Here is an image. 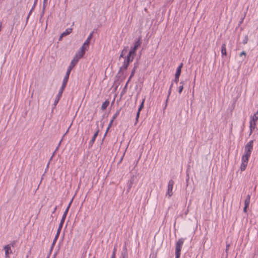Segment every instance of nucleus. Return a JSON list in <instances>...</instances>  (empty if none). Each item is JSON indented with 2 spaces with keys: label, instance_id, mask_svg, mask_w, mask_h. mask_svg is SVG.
I'll return each instance as SVG.
<instances>
[{
  "label": "nucleus",
  "instance_id": "6",
  "mask_svg": "<svg viewBox=\"0 0 258 258\" xmlns=\"http://www.w3.org/2000/svg\"><path fill=\"white\" fill-rule=\"evenodd\" d=\"M68 78H67V77H64V78L63 79V83H62V86H61V88H60V89L59 90V96H61L62 92H63L64 88L66 87V86L67 83L68 82Z\"/></svg>",
  "mask_w": 258,
  "mask_h": 258
},
{
  "label": "nucleus",
  "instance_id": "21",
  "mask_svg": "<svg viewBox=\"0 0 258 258\" xmlns=\"http://www.w3.org/2000/svg\"><path fill=\"white\" fill-rule=\"evenodd\" d=\"M98 132H97L95 133V134H94V136H93V138L92 139V141H94L96 137V136H97L98 135Z\"/></svg>",
  "mask_w": 258,
  "mask_h": 258
},
{
  "label": "nucleus",
  "instance_id": "32",
  "mask_svg": "<svg viewBox=\"0 0 258 258\" xmlns=\"http://www.w3.org/2000/svg\"><path fill=\"white\" fill-rule=\"evenodd\" d=\"M247 207H246L245 206H244V209H243V211L244 212H246V209H247Z\"/></svg>",
  "mask_w": 258,
  "mask_h": 258
},
{
  "label": "nucleus",
  "instance_id": "4",
  "mask_svg": "<svg viewBox=\"0 0 258 258\" xmlns=\"http://www.w3.org/2000/svg\"><path fill=\"white\" fill-rule=\"evenodd\" d=\"M86 50L87 49L85 48L84 47H81L80 50L77 53L74 57L75 58L77 59V60H79L81 58H82L85 53Z\"/></svg>",
  "mask_w": 258,
  "mask_h": 258
},
{
  "label": "nucleus",
  "instance_id": "26",
  "mask_svg": "<svg viewBox=\"0 0 258 258\" xmlns=\"http://www.w3.org/2000/svg\"><path fill=\"white\" fill-rule=\"evenodd\" d=\"M70 204H69V206L68 207L67 209H66V211L64 212V215H67V213L68 212L69 208L70 207Z\"/></svg>",
  "mask_w": 258,
  "mask_h": 258
},
{
  "label": "nucleus",
  "instance_id": "27",
  "mask_svg": "<svg viewBox=\"0 0 258 258\" xmlns=\"http://www.w3.org/2000/svg\"><path fill=\"white\" fill-rule=\"evenodd\" d=\"M66 215H64V214H63V216H62V218L61 220H63V221H64V219H65V218H66Z\"/></svg>",
  "mask_w": 258,
  "mask_h": 258
},
{
  "label": "nucleus",
  "instance_id": "31",
  "mask_svg": "<svg viewBox=\"0 0 258 258\" xmlns=\"http://www.w3.org/2000/svg\"><path fill=\"white\" fill-rule=\"evenodd\" d=\"M246 55V53L244 51H242L241 53H240V55Z\"/></svg>",
  "mask_w": 258,
  "mask_h": 258
},
{
  "label": "nucleus",
  "instance_id": "28",
  "mask_svg": "<svg viewBox=\"0 0 258 258\" xmlns=\"http://www.w3.org/2000/svg\"><path fill=\"white\" fill-rule=\"evenodd\" d=\"M70 74V73H69V72H67L65 77L69 78Z\"/></svg>",
  "mask_w": 258,
  "mask_h": 258
},
{
  "label": "nucleus",
  "instance_id": "13",
  "mask_svg": "<svg viewBox=\"0 0 258 258\" xmlns=\"http://www.w3.org/2000/svg\"><path fill=\"white\" fill-rule=\"evenodd\" d=\"M4 249L5 251V254L6 256H8L9 253L11 252V248L9 245H6L4 247Z\"/></svg>",
  "mask_w": 258,
  "mask_h": 258
},
{
  "label": "nucleus",
  "instance_id": "7",
  "mask_svg": "<svg viewBox=\"0 0 258 258\" xmlns=\"http://www.w3.org/2000/svg\"><path fill=\"white\" fill-rule=\"evenodd\" d=\"M64 221H63V220H61V222L59 224V227L57 229V233H56V235L54 239V240H53V244H54L56 241V240H57L58 237V235L60 233V231L61 230V229L62 228V224L63 223Z\"/></svg>",
  "mask_w": 258,
  "mask_h": 258
},
{
  "label": "nucleus",
  "instance_id": "25",
  "mask_svg": "<svg viewBox=\"0 0 258 258\" xmlns=\"http://www.w3.org/2000/svg\"><path fill=\"white\" fill-rule=\"evenodd\" d=\"M60 96H59V94H58V97H57V98L55 100V103H57L58 102V100L59 99V98H60Z\"/></svg>",
  "mask_w": 258,
  "mask_h": 258
},
{
  "label": "nucleus",
  "instance_id": "29",
  "mask_svg": "<svg viewBox=\"0 0 258 258\" xmlns=\"http://www.w3.org/2000/svg\"><path fill=\"white\" fill-rule=\"evenodd\" d=\"M178 80H179V78H176V76H175V82L177 83L178 81Z\"/></svg>",
  "mask_w": 258,
  "mask_h": 258
},
{
  "label": "nucleus",
  "instance_id": "8",
  "mask_svg": "<svg viewBox=\"0 0 258 258\" xmlns=\"http://www.w3.org/2000/svg\"><path fill=\"white\" fill-rule=\"evenodd\" d=\"M92 37V33L90 34L89 36L88 37L87 40L85 41V42L84 43L83 45H82V47H84L85 48L87 49L88 47L89 46L90 40L91 39Z\"/></svg>",
  "mask_w": 258,
  "mask_h": 258
},
{
  "label": "nucleus",
  "instance_id": "22",
  "mask_svg": "<svg viewBox=\"0 0 258 258\" xmlns=\"http://www.w3.org/2000/svg\"><path fill=\"white\" fill-rule=\"evenodd\" d=\"M73 68V67H72L71 66H70V67H69L68 69V71H67V72H69V73H71V71L72 70V69Z\"/></svg>",
  "mask_w": 258,
  "mask_h": 258
},
{
  "label": "nucleus",
  "instance_id": "11",
  "mask_svg": "<svg viewBox=\"0 0 258 258\" xmlns=\"http://www.w3.org/2000/svg\"><path fill=\"white\" fill-rule=\"evenodd\" d=\"M182 67V63H181L177 69L176 72L175 74V76H176V78L179 77L181 71Z\"/></svg>",
  "mask_w": 258,
  "mask_h": 258
},
{
  "label": "nucleus",
  "instance_id": "17",
  "mask_svg": "<svg viewBox=\"0 0 258 258\" xmlns=\"http://www.w3.org/2000/svg\"><path fill=\"white\" fill-rule=\"evenodd\" d=\"M78 61V60H77V59L74 58V59L71 61L70 66H71L72 67L74 68Z\"/></svg>",
  "mask_w": 258,
  "mask_h": 258
},
{
  "label": "nucleus",
  "instance_id": "38",
  "mask_svg": "<svg viewBox=\"0 0 258 258\" xmlns=\"http://www.w3.org/2000/svg\"><path fill=\"white\" fill-rule=\"evenodd\" d=\"M176 258H177V256H176Z\"/></svg>",
  "mask_w": 258,
  "mask_h": 258
},
{
  "label": "nucleus",
  "instance_id": "5",
  "mask_svg": "<svg viewBox=\"0 0 258 258\" xmlns=\"http://www.w3.org/2000/svg\"><path fill=\"white\" fill-rule=\"evenodd\" d=\"M174 182L173 180H171L169 181L168 185V192L167 194L169 195V196L170 197L172 195V190L173 189Z\"/></svg>",
  "mask_w": 258,
  "mask_h": 258
},
{
  "label": "nucleus",
  "instance_id": "34",
  "mask_svg": "<svg viewBox=\"0 0 258 258\" xmlns=\"http://www.w3.org/2000/svg\"><path fill=\"white\" fill-rule=\"evenodd\" d=\"M116 115H117V114H116L113 116V118H112V119H114L116 117Z\"/></svg>",
  "mask_w": 258,
  "mask_h": 258
},
{
  "label": "nucleus",
  "instance_id": "19",
  "mask_svg": "<svg viewBox=\"0 0 258 258\" xmlns=\"http://www.w3.org/2000/svg\"><path fill=\"white\" fill-rule=\"evenodd\" d=\"M113 121V119H112L110 121V123H109V126H108V128H107V129L106 132L108 131L109 128H110V127L111 126V124H112V123Z\"/></svg>",
  "mask_w": 258,
  "mask_h": 258
},
{
  "label": "nucleus",
  "instance_id": "16",
  "mask_svg": "<svg viewBox=\"0 0 258 258\" xmlns=\"http://www.w3.org/2000/svg\"><path fill=\"white\" fill-rule=\"evenodd\" d=\"M221 52H222V54L225 55H226V49L225 44H223L222 46Z\"/></svg>",
  "mask_w": 258,
  "mask_h": 258
},
{
  "label": "nucleus",
  "instance_id": "3",
  "mask_svg": "<svg viewBox=\"0 0 258 258\" xmlns=\"http://www.w3.org/2000/svg\"><path fill=\"white\" fill-rule=\"evenodd\" d=\"M257 119H258V115L254 114L252 116L251 119L250 121L249 127H250V134L251 133L252 131L254 129L255 126V122L257 120Z\"/></svg>",
  "mask_w": 258,
  "mask_h": 258
},
{
  "label": "nucleus",
  "instance_id": "2",
  "mask_svg": "<svg viewBox=\"0 0 258 258\" xmlns=\"http://www.w3.org/2000/svg\"><path fill=\"white\" fill-rule=\"evenodd\" d=\"M183 241L182 239H179L176 244V252L175 255L177 258H179L180 255V251L181 246L183 244Z\"/></svg>",
  "mask_w": 258,
  "mask_h": 258
},
{
  "label": "nucleus",
  "instance_id": "30",
  "mask_svg": "<svg viewBox=\"0 0 258 258\" xmlns=\"http://www.w3.org/2000/svg\"><path fill=\"white\" fill-rule=\"evenodd\" d=\"M111 258H115V251H113Z\"/></svg>",
  "mask_w": 258,
  "mask_h": 258
},
{
  "label": "nucleus",
  "instance_id": "10",
  "mask_svg": "<svg viewBox=\"0 0 258 258\" xmlns=\"http://www.w3.org/2000/svg\"><path fill=\"white\" fill-rule=\"evenodd\" d=\"M144 101H145V99H143L142 102V103H141V105H140V107H139V108L138 109V111L137 112V115H136V120H137L138 119V118L139 117L141 110L142 109V108L144 107Z\"/></svg>",
  "mask_w": 258,
  "mask_h": 258
},
{
  "label": "nucleus",
  "instance_id": "23",
  "mask_svg": "<svg viewBox=\"0 0 258 258\" xmlns=\"http://www.w3.org/2000/svg\"><path fill=\"white\" fill-rule=\"evenodd\" d=\"M73 68V67H72L71 66H70V67H69L68 69V71H67V72H69V73H71V71L72 70V69Z\"/></svg>",
  "mask_w": 258,
  "mask_h": 258
},
{
  "label": "nucleus",
  "instance_id": "24",
  "mask_svg": "<svg viewBox=\"0 0 258 258\" xmlns=\"http://www.w3.org/2000/svg\"><path fill=\"white\" fill-rule=\"evenodd\" d=\"M133 53H134V52H133L131 50H130V51L129 52V53L128 54L127 56H130V57H131V55L133 54Z\"/></svg>",
  "mask_w": 258,
  "mask_h": 258
},
{
  "label": "nucleus",
  "instance_id": "35",
  "mask_svg": "<svg viewBox=\"0 0 258 258\" xmlns=\"http://www.w3.org/2000/svg\"><path fill=\"white\" fill-rule=\"evenodd\" d=\"M123 51L122 52L121 55H120V56H123Z\"/></svg>",
  "mask_w": 258,
  "mask_h": 258
},
{
  "label": "nucleus",
  "instance_id": "9",
  "mask_svg": "<svg viewBox=\"0 0 258 258\" xmlns=\"http://www.w3.org/2000/svg\"><path fill=\"white\" fill-rule=\"evenodd\" d=\"M72 32V28H69L66 30L65 32H63L59 38V40H60L62 37L64 36H67V35H69Z\"/></svg>",
  "mask_w": 258,
  "mask_h": 258
},
{
  "label": "nucleus",
  "instance_id": "20",
  "mask_svg": "<svg viewBox=\"0 0 258 258\" xmlns=\"http://www.w3.org/2000/svg\"><path fill=\"white\" fill-rule=\"evenodd\" d=\"M183 85L179 86V93H181L182 90H183Z\"/></svg>",
  "mask_w": 258,
  "mask_h": 258
},
{
  "label": "nucleus",
  "instance_id": "14",
  "mask_svg": "<svg viewBox=\"0 0 258 258\" xmlns=\"http://www.w3.org/2000/svg\"><path fill=\"white\" fill-rule=\"evenodd\" d=\"M109 104V101L108 100H106L104 103H103V104H102V106H101V108L102 110H105L107 107L108 106Z\"/></svg>",
  "mask_w": 258,
  "mask_h": 258
},
{
  "label": "nucleus",
  "instance_id": "18",
  "mask_svg": "<svg viewBox=\"0 0 258 258\" xmlns=\"http://www.w3.org/2000/svg\"><path fill=\"white\" fill-rule=\"evenodd\" d=\"M132 60V59H131V57H130V56H127L126 64L125 66V68H126L127 67V65L129 63V62Z\"/></svg>",
  "mask_w": 258,
  "mask_h": 258
},
{
  "label": "nucleus",
  "instance_id": "37",
  "mask_svg": "<svg viewBox=\"0 0 258 258\" xmlns=\"http://www.w3.org/2000/svg\"><path fill=\"white\" fill-rule=\"evenodd\" d=\"M123 258H126L124 255L123 256Z\"/></svg>",
  "mask_w": 258,
  "mask_h": 258
},
{
  "label": "nucleus",
  "instance_id": "15",
  "mask_svg": "<svg viewBox=\"0 0 258 258\" xmlns=\"http://www.w3.org/2000/svg\"><path fill=\"white\" fill-rule=\"evenodd\" d=\"M250 203V196L248 195L247 198L245 199L244 201L245 206L246 207H248Z\"/></svg>",
  "mask_w": 258,
  "mask_h": 258
},
{
  "label": "nucleus",
  "instance_id": "1",
  "mask_svg": "<svg viewBox=\"0 0 258 258\" xmlns=\"http://www.w3.org/2000/svg\"><path fill=\"white\" fill-rule=\"evenodd\" d=\"M253 148V141L249 142L245 147V154L242 157V162L240 166L241 171H244L247 166L249 157Z\"/></svg>",
  "mask_w": 258,
  "mask_h": 258
},
{
  "label": "nucleus",
  "instance_id": "12",
  "mask_svg": "<svg viewBox=\"0 0 258 258\" xmlns=\"http://www.w3.org/2000/svg\"><path fill=\"white\" fill-rule=\"evenodd\" d=\"M141 42L140 40H138L135 43L134 47L131 49V50L135 53L137 48L140 46Z\"/></svg>",
  "mask_w": 258,
  "mask_h": 258
},
{
  "label": "nucleus",
  "instance_id": "33",
  "mask_svg": "<svg viewBox=\"0 0 258 258\" xmlns=\"http://www.w3.org/2000/svg\"><path fill=\"white\" fill-rule=\"evenodd\" d=\"M229 245H227L226 246V250H228V249L229 248Z\"/></svg>",
  "mask_w": 258,
  "mask_h": 258
},
{
  "label": "nucleus",
  "instance_id": "36",
  "mask_svg": "<svg viewBox=\"0 0 258 258\" xmlns=\"http://www.w3.org/2000/svg\"><path fill=\"white\" fill-rule=\"evenodd\" d=\"M254 114L258 115V110H257V111L256 112V113H255Z\"/></svg>",
  "mask_w": 258,
  "mask_h": 258
}]
</instances>
